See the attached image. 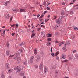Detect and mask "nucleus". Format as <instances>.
<instances>
[{"mask_svg":"<svg viewBox=\"0 0 78 78\" xmlns=\"http://www.w3.org/2000/svg\"><path fill=\"white\" fill-rule=\"evenodd\" d=\"M61 21V20L59 19V18H58V20H56V23L57 24H59L61 22V21Z\"/></svg>","mask_w":78,"mask_h":78,"instance_id":"obj_2","label":"nucleus"},{"mask_svg":"<svg viewBox=\"0 0 78 78\" xmlns=\"http://www.w3.org/2000/svg\"><path fill=\"white\" fill-rule=\"evenodd\" d=\"M9 45L8 43L7 44V48H9Z\"/></svg>","mask_w":78,"mask_h":78,"instance_id":"obj_41","label":"nucleus"},{"mask_svg":"<svg viewBox=\"0 0 78 78\" xmlns=\"http://www.w3.org/2000/svg\"><path fill=\"white\" fill-rule=\"evenodd\" d=\"M25 44V42H23L21 43L20 45V46H23V45H24Z\"/></svg>","mask_w":78,"mask_h":78,"instance_id":"obj_15","label":"nucleus"},{"mask_svg":"<svg viewBox=\"0 0 78 78\" xmlns=\"http://www.w3.org/2000/svg\"><path fill=\"white\" fill-rule=\"evenodd\" d=\"M66 58V56L64 55V54H62V58L63 59H65Z\"/></svg>","mask_w":78,"mask_h":78,"instance_id":"obj_9","label":"nucleus"},{"mask_svg":"<svg viewBox=\"0 0 78 78\" xmlns=\"http://www.w3.org/2000/svg\"><path fill=\"white\" fill-rule=\"evenodd\" d=\"M56 66L54 65L52 67V69H56Z\"/></svg>","mask_w":78,"mask_h":78,"instance_id":"obj_28","label":"nucleus"},{"mask_svg":"<svg viewBox=\"0 0 78 78\" xmlns=\"http://www.w3.org/2000/svg\"><path fill=\"white\" fill-rule=\"evenodd\" d=\"M64 12H61V15H64Z\"/></svg>","mask_w":78,"mask_h":78,"instance_id":"obj_57","label":"nucleus"},{"mask_svg":"<svg viewBox=\"0 0 78 78\" xmlns=\"http://www.w3.org/2000/svg\"><path fill=\"white\" fill-rule=\"evenodd\" d=\"M51 55L52 56H53V57H54V56H55V55H54V53H52Z\"/></svg>","mask_w":78,"mask_h":78,"instance_id":"obj_46","label":"nucleus"},{"mask_svg":"<svg viewBox=\"0 0 78 78\" xmlns=\"http://www.w3.org/2000/svg\"><path fill=\"white\" fill-rule=\"evenodd\" d=\"M43 16L44 15H41L39 17V18L41 19V18H42V17H43Z\"/></svg>","mask_w":78,"mask_h":78,"instance_id":"obj_45","label":"nucleus"},{"mask_svg":"<svg viewBox=\"0 0 78 78\" xmlns=\"http://www.w3.org/2000/svg\"><path fill=\"white\" fill-rule=\"evenodd\" d=\"M53 49V47H51V53L52 52V50Z\"/></svg>","mask_w":78,"mask_h":78,"instance_id":"obj_42","label":"nucleus"},{"mask_svg":"<svg viewBox=\"0 0 78 78\" xmlns=\"http://www.w3.org/2000/svg\"><path fill=\"white\" fill-rule=\"evenodd\" d=\"M47 21H48V20H47V19H46V20H45V22H47Z\"/></svg>","mask_w":78,"mask_h":78,"instance_id":"obj_64","label":"nucleus"},{"mask_svg":"<svg viewBox=\"0 0 78 78\" xmlns=\"http://www.w3.org/2000/svg\"><path fill=\"white\" fill-rule=\"evenodd\" d=\"M63 50H66V46H65V47H64L63 48Z\"/></svg>","mask_w":78,"mask_h":78,"instance_id":"obj_53","label":"nucleus"},{"mask_svg":"<svg viewBox=\"0 0 78 78\" xmlns=\"http://www.w3.org/2000/svg\"><path fill=\"white\" fill-rule=\"evenodd\" d=\"M5 68L7 69H9V68H10V67L9 66V65L8 63H6L5 64Z\"/></svg>","mask_w":78,"mask_h":78,"instance_id":"obj_3","label":"nucleus"},{"mask_svg":"<svg viewBox=\"0 0 78 78\" xmlns=\"http://www.w3.org/2000/svg\"><path fill=\"white\" fill-rule=\"evenodd\" d=\"M34 56H32L31 57L30 59H32V60H33V59H34Z\"/></svg>","mask_w":78,"mask_h":78,"instance_id":"obj_36","label":"nucleus"},{"mask_svg":"<svg viewBox=\"0 0 78 78\" xmlns=\"http://www.w3.org/2000/svg\"><path fill=\"white\" fill-rule=\"evenodd\" d=\"M73 30H76V31H77V30H78V28L76 27H73Z\"/></svg>","mask_w":78,"mask_h":78,"instance_id":"obj_12","label":"nucleus"},{"mask_svg":"<svg viewBox=\"0 0 78 78\" xmlns=\"http://www.w3.org/2000/svg\"><path fill=\"white\" fill-rule=\"evenodd\" d=\"M73 37H71V39H72V40H73V39H75V35H73L72 36Z\"/></svg>","mask_w":78,"mask_h":78,"instance_id":"obj_24","label":"nucleus"},{"mask_svg":"<svg viewBox=\"0 0 78 78\" xmlns=\"http://www.w3.org/2000/svg\"><path fill=\"white\" fill-rule=\"evenodd\" d=\"M68 61V60H65L63 61H62V62H67Z\"/></svg>","mask_w":78,"mask_h":78,"instance_id":"obj_29","label":"nucleus"},{"mask_svg":"<svg viewBox=\"0 0 78 78\" xmlns=\"http://www.w3.org/2000/svg\"><path fill=\"white\" fill-rule=\"evenodd\" d=\"M1 78H5V75H4V74H3V73H1Z\"/></svg>","mask_w":78,"mask_h":78,"instance_id":"obj_7","label":"nucleus"},{"mask_svg":"<svg viewBox=\"0 0 78 78\" xmlns=\"http://www.w3.org/2000/svg\"><path fill=\"white\" fill-rule=\"evenodd\" d=\"M72 57H70L69 58V59L70 60H71V59H72Z\"/></svg>","mask_w":78,"mask_h":78,"instance_id":"obj_63","label":"nucleus"},{"mask_svg":"<svg viewBox=\"0 0 78 78\" xmlns=\"http://www.w3.org/2000/svg\"><path fill=\"white\" fill-rule=\"evenodd\" d=\"M6 2L7 3V4H8V3H10V1H8Z\"/></svg>","mask_w":78,"mask_h":78,"instance_id":"obj_54","label":"nucleus"},{"mask_svg":"<svg viewBox=\"0 0 78 78\" xmlns=\"http://www.w3.org/2000/svg\"><path fill=\"white\" fill-rule=\"evenodd\" d=\"M69 44H70V43L69 42H66V43L65 44L64 46H66V45H69Z\"/></svg>","mask_w":78,"mask_h":78,"instance_id":"obj_13","label":"nucleus"},{"mask_svg":"<svg viewBox=\"0 0 78 78\" xmlns=\"http://www.w3.org/2000/svg\"><path fill=\"white\" fill-rule=\"evenodd\" d=\"M51 44V43L50 42H48L46 44V45L48 46H50V44Z\"/></svg>","mask_w":78,"mask_h":78,"instance_id":"obj_21","label":"nucleus"},{"mask_svg":"<svg viewBox=\"0 0 78 78\" xmlns=\"http://www.w3.org/2000/svg\"><path fill=\"white\" fill-rule=\"evenodd\" d=\"M47 10H50V9L49 7H47Z\"/></svg>","mask_w":78,"mask_h":78,"instance_id":"obj_59","label":"nucleus"},{"mask_svg":"<svg viewBox=\"0 0 78 78\" xmlns=\"http://www.w3.org/2000/svg\"><path fill=\"white\" fill-rule=\"evenodd\" d=\"M41 55H42V56H43L44 55V52H43L42 51H41Z\"/></svg>","mask_w":78,"mask_h":78,"instance_id":"obj_44","label":"nucleus"},{"mask_svg":"<svg viewBox=\"0 0 78 78\" xmlns=\"http://www.w3.org/2000/svg\"><path fill=\"white\" fill-rule=\"evenodd\" d=\"M64 42H62L59 44V46H61L62 45L64 44Z\"/></svg>","mask_w":78,"mask_h":78,"instance_id":"obj_17","label":"nucleus"},{"mask_svg":"<svg viewBox=\"0 0 78 78\" xmlns=\"http://www.w3.org/2000/svg\"><path fill=\"white\" fill-rule=\"evenodd\" d=\"M75 56L76 58H78V54H76L75 55Z\"/></svg>","mask_w":78,"mask_h":78,"instance_id":"obj_35","label":"nucleus"},{"mask_svg":"<svg viewBox=\"0 0 78 78\" xmlns=\"http://www.w3.org/2000/svg\"><path fill=\"white\" fill-rule=\"evenodd\" d=\"M20 58V56L17 57L16 56V57H15L14 58H15V59H17V58Z\"/></svg>","mask_w":78,"mask_h":78,"instance_id":"obj_37","label":"nucleus"},{"mask_svg":"<svg viewBox=\"0 0 78 78\" xmlns=\"http://www.w3.org/2000/svg\"><path fill=\"white\" fill-rule=\"evenodd\" d=\"M34 66L36 69H37V68H38V66L37 65H35Z\"/></svg>","mask_w":78,"mask_h":78,"instance_id":"obj_40","label":"nucleus"},{"mask_svg":"<svg viewBox=\"0 0 78 78\" xmlns=\"http://www.w3.org/2000/svg\"><path fill=\"white\" fill-rule=\"evenodd\" d=\"M20 75L21 76H23L24 75V73H20Z\"/></svg>","mask_w":78,"mask_h":78,"instance_id":"obj_26","label":"nucleus"},{"mask_svg":"<svg viewBox=\"0 0 78 78\" xmlns=\"http://www.w3.org/2000/svg\"><path fill=\"white\" fill-rule=\"evenodd\" d=\"M47 12V11H46L44 12V14H45Z\"/></svg>","mask_w":78,"mask_h":78,"instance_id":"obj_47","label":"nucleus"},{"mask_svg":"<svg viewBox=\"0 0 78 78\" xmlns=\"http://www.w3.org/2000/svg\"><path fill=\"white\" fill-rule=\"evenodd\" d=\"M27 60H26L24 61V64L25 66H27Z\"/></svg>","mask_w":78,"mask_h":78,"instance_id":"obj_16","label":"nucleus"},{"mask_svg":"<svg viewBox=\"0 0 78 78\" xmlns=\"http://www.w3.org/2000/svg\"><path fill=\"white\" fill-rule=\"evenodd\" d=\"M7 5H8V4L7 3V2H6L5 3V4H4V5L5 6H7Z\"/></svg>","mask_w":78,"mask_h":78,"instance_id":"obj_51","label":"nucleus"},{"mask_svg":"<svg viewBox=\"0 0 78 78\" xmlns=\"http://www.w3.org/2000/svg\"><path fill=\"white\" fill-rule=\"evenodd\" d=\"M37 50L36 49H34V53L35 55H37Z\"/></svg>","mask_w":78,"mask_h":78,"instance_id":"obj_10","label":"nucleus"},{"mask_svg":"<svg viewBox=\"0 0 78 78\" xmlns=\"http://www.w3.org/2000/svg\"><path fill=\"white\" fill-rule=\"evenodd\" d=\"M16 56L17 57H20V53L19 52H18L17 53H16Z\"/></svg>","mask_w":78,"mask_h":78,"instance_id":"obj_18","label":"nucleus"},{"mask_svg":"<svg viewBox=\"0 0 78 78\" xmlns=\"http://www.w3.org/2000/svg\"><path fill=\"white\" fill-rule=\"evenodd\" d=\"M20 31H21V33H22V32L24 33L25 31L24 30H20Z\"/></svg>","mask_w":78,"mask_h":78,"instance_id":"obj_39","label":"nucleus"},{"mask_svg":"<svg viewBox=\"0 0 78 78\" xmlns=\"http://www.w3.org/2000/svg\"><path fill=\"white\" fill-rule=\"evenodd\" d=\"M36 58L37 59H40V56H39V55H37L36 56Z\"/></svg>","mask_w":78,"mask_h":78,"instance_id":"obj_22","label":"nucleus"},{"mask_svg":"<svg viewBox=\"0 0 78 78\" xmlns=\"http://www.w3.org/2000/svg\"><path fill=\"white\" fill-rule=\"evenodd\" d=\"M21 70H22V68H18L17 69V72H20Z\"/></svg>","mask_w":78,"mask_h":78,"instance_id":"obj_5","label":"nucleus"},{"mask_svg":"<svg viewBox=\"0 0 78 78\" xmlns=\"http://www.w3.org/2000/svg\"><path fill=\"white\" fill-rule=\"evenodd\" d=\"M59 54V51H57L56 52L55 54V56H57V55H58Z\"/></svg>","mask_w":78,"mask_h":78,"instance_id":"obj_14","label":"nucleus"},{"mask_svg":"<svg viewBox=\"0 0 78 78\" xmlns=\"http://www.w3.org/2000/svg\"><path fill=\"white\" fill-rule=\"evenodd\" d=\"M17 69H18V66L15 67L14 68V70H17Z\"/></svg>","mask_w":78,"mask_h":78,"instance_id":"obj_33","label":"nucleus"},{"mask_svg":"<svg viewBox=\"0 0 78 78\" xmlns=\"http://www.w3.org/2000/svg\"><path fill=\"white\" fill-rule=\"evenodd\" d=\"M58 28H57V27H56V26H55V27H54L53 28V29L54 30H57V29Z\"/></svg>","mask_w":78,"mask_h":78,"instance_id":"obj_31","label":"nucleus"},{"mask_svg":"<svg viewBox=\"0 0 78 78\" xmlns=\"http://www.w3.org/2000/svg\"><path fill=\"white\" fill-rule=\"evenodd\" d=\"M55 73H57V74H58V70H55Z\"/></svg>","mask_w":78,"mask_h":78,"instance_id":"obj_50","label":"nucleus"},{"mask_svg":"<svg viewBox=\"0 0 78 78\" xmlns=\"http://www.w3.org/2000/svg\"><path fill=\"white\" fill-rule=\"evenodd\" d=\"M70 14H73V12L72 11H71V12L70 13Z\"/></svg>","mask_w":78,"mask_h":78,"instance_id":"obj_62","label":"nucleus"},{"mask_svg":"<svg viewBox=\"0 0 78 78\" xmlns=\"http://www.w3.org/2000/svg\"><path fill=\"white\" fill-rule=\"evenodd\" d=\"M43 5H46V2L45 1H44L43 3Z\"/></svg>","mask_w":78,"mask_h":78,"instance_id":"obj_32","label":"nucleus"},{"mask_svg":"<svg viewBox=\"0 0 78 78\" xmlns=\"http://www.w3.org/2000/svg\"><path fill=\"white\" fill-rule=\"evenodd\" d=\"M47 40L48 42H50V41H51V38H48Z\"/></svg>","mask_w":78,"mask_h":78,"instance_id":"obj_25","label":"nucleus"},{"mask_svg":"<svg viewBox=\"0 0 78 78\" xmlns=\"http://www.w3.org/2000/svg\"><path fill=\"white\" fill-rule=\"evenodd\" d=\"M30 63H33V60L30 59Z\"/></svg>","mask_w":78,"mask_h":78,"instance_id":"obj_30","label":"nucleus"},{"mask_svg":"<svg viewBox=\"0 0 78 78\" xmlns=\"http://www.w3.org/2000/svg\"><path fill=\"white\" fill-rule=\"evenodd\" d=\"M51 36H52V35L50 34H47V36L48 37H51Z\"/></svg>","mask_w":78,"mask_h":78,"instance_id":"obj_6","label":"nucleus"},{"mask_svg":"<svg viewBox=\"0 0 78 78\" xmlns=\"http://www.w3.org/2000/svg\"><path fill=\"white\" fill-rule=\"evenodd\" d=\"M6 54L8 56H9V51H8L6 52Z\"/></svg>","mask_w":78,"mask_h":78,"instance_id":"obj_20","label":"nucleus"},{"mask_svg":"<svg viewBox=\"0 0 78 78\" xmlns=\"http://www.w3.org/2000/svg\"><path fill=\"white\" fill-rule=\"evenodd\" d=\"M76 50H74L73 51V53H76Z\"/></svg>","mask_w":78,"mask_h":78,"instance_id":"obj_43","label":"nucleus"},{"mask_svg":"<svg viewBox=\"0 0 78 78\" xmlns=\"http://www.w3.org/2000/svg\"><path fill=\"white\" fill-rule=\"evenodd\" d=\"M56 58L57 60H59V58L57 56L56 57Z\"/></svg>","mask_w":78,"mask_h":78,"instance_id":"obj_48","label":"nucleus"},{"mask_svg":"<svg viewBox=\"0 0 78 78\" xmlns=\"http://www.w3.org/2000/svg\"><path fill=\"white\" fill-rule=\"evenodd\" d=\"M63 18H64V16H60L58 19H59L60 20L62 21V19H63Z\"/></svg>","mask_w":78,"mask_h":78,"instance_id":"obj_11","label":"nucleus"},{"mask_svg":"<svg viewBox=\"0 0 78 78\" xmlns=\"http://www.w3.org/2000/svg\"><path fill=\"white\" fill-rule=\"evenodd\" d=\"M5 34V30L3 32V34Z\"/></svg>","mask_w":78,"mask_h":78,"instance_id":"obj_56","label":"nucleus"},{"mask_svg":"<svg viewBox=\"0 0 78 78\" xmlns=\"http://www.w3.org/2000/svg\"><path fill=\"white\" fill-rule=\"evenodd\" d=\"M40 16V15L39 14H38V15L37 16V18H39V16Z\"/></svg>","mask_w":78,"mask_h":78,"instance_id":"obj_55","label":"nucleus"},{"mask_svg":"<svg viewBox=\"0 0 78 78\" xmlns=\"http://www.w3.org/2000/svg\"><path fill=\"white\" fill-rule=\"evenodd\" d=\"M39 59L36 58V62H39Z\"/></svg>","mask_w":78,"mask_h":78,"instance_id":"obj_38","label":"nucleus"},{"mask_svg":"<svg viewBox=\"0 0 78 78\" xmlns=\"http://www.w3.org/2000/svg\"><path fill=\"white\" fill-rule=\"evenodd\" d=\"M39 67L40 69H42L43 68V63H41L40 64V65L39 66Z\"/></svg>","mask_w":78,"mask_h":78,"instance_id":"obj_4","label":"nucleus"},{"mask_svg":"<svg viewBox=\"0 0 78 78\" xmlns=\"http://www.w3.org/2000/svg\"><path fill=\"white\" fill-rule=\"evenodd\" d=\"M44 71L45 73H46L48 72V68L46 67H44Z\"/></svg>","mask_w":78,"mask_h":78,"instance_id":"obj_1","label":"nucleus"},{"mask_svg":"<svg viewBox=\"0 0 78 78\" xmlns=\"http://www.w3.org/2000/svg\"><path fill=\"white\" fill-rule=\"evenodd\" d=\"M15 33H12V35L13 36H14V34H15Z\"/></svg>","mask_w":78,"mask_h":78,"instance_id":"obj_58","label":"nucleus"},{"mask_svg":"<svg viewBox=\"0 0 78 78\" xmlns=\"http://www.w3.org/2000/svg\"><path fill=\"white\" fill-rule=\"evenodd\" d=\"M20 51L21 53H22V52H23V51H22V50L21 49H20Z\"/></svg>","mask_w":78,"mask_h":78,"instance_id":"obj_52","label":"nucleus"},{"mask_svg":"<svg viewBox=\"0 0 78 78\" xmlns=\"http://www.w3.org/2000/svg\"><path fill=\"white\" fill-rule=\"evenodd\" d=\"M12 11H16V9H12Z\"/></svg>","mask_w":78,"mask_h":78,"instance_id":"obj_49","label":"nucleus"},{"mask_svg":"<svg viewBox=\"0 0 78 78\" xmlns=\"http://www.w3.org/2000/svg\"><path fill=\"white\" fill-rule=\"evenodd\" d=\"M13 18V17H12L11 18H10V20H12V18Z\"/></svg>","mask_w":78,"mask_h":78,"instance_id":"obj_60","label":"nucleus"},{"mask_svg":"<svg viewBox=\"0 0 78 78\" xmlns=\"http://www.w3.org/2000/svg\"><path fill=\"white\" fill-rule=\"evenodd\" d=\"M55 27H57V28H58V27H59V26H58L57 25H55Z\"/></svg>","mask_w":78,"mask_h":78,"instance_id":"obj_61","label":"nucleus"},{"mask_svg":"<svg viewBox=\"0 0 78 78\" xmlns=\"http://www.w3.org/2000/svg\"><path fill=\"white\" fill-rule=\"evenodd\" d=\"M8 72L9 73H11V72H12V70H11V69H10L9 70Z\"/></svg>","mask_w":78,"mask_h":78,"instance_id":"obj_27","label":"nucleus"},{"mask_svg":"<svg viewBox=\"0 0 78 78\" xmlns=\"http://www.w3.org/2000/svg\"><path fill=\"white\" fill-rule=\"evenodd\" d=\"M14 55H9V58H11V57H13V56H14Z\"/></svg>","mask_w":78,"mask_h":78,"instance_id":"obj_34","label":"nucleus"},{"mask_svg":"<svg viewBox=\"0 0 78 78\" xmlns=\"http://www.w3.org/2000/svg\"><path fill=\"white\" fill-rule=\"evenodd\" d=\"M9 14H7L6 15V18L7 19H9Z\"/></svg>","mask_w":78,"mask_h":78,"instance_id":"obj_19","label":"nucleus"},{"mask_svg":"<svg viewBox=\"0 0 78 78\" xmlns=\"http://www.w3.org/2000/svg\"><path fill=\"white\" fill-rule=\"evenodd\" d=\"M20 12H25V10L24 9H20Z\"/></svg>","mask_w":78,"mask_h":78,"instance_id":"obj_8","label":"nucleus"},{"mask_svg":"<svg viewBox=\"0 0 78 78\" xmlns=\"http://www.w3.org/2000/svg\"><path fill=\"white\" fill-rule=\"evenodd\" d=\"M35 36V34L34 33L32 34V35L31 36V38H33V37H34Z\"/></svg>","mask_w":78,"mask_h":78,"instance_id":"obj_23","label":"nucleus"}]
</instances>
